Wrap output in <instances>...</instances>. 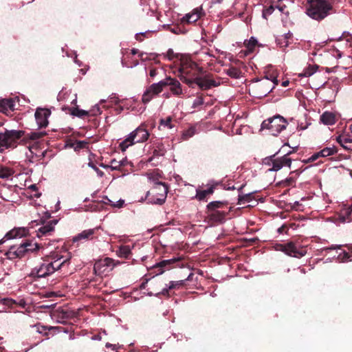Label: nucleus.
I'll list each match as a JSON object with an SVG mask.
<instances>
[{
    "instance_id": "nucleus-61",
    "label": "nucleus",
    "mask_w": 352,
    "mask_h": 352,
    "mask_svg": "<svg viewBox=\"0 0 352 352\" xmlns=\"http://www.w3.org/2000/svg\"><path fill=\"white\" fill-rule=\"evenodd\" d=\"M6 240H8L5 236L0 240V245H2Z\"/></svg>"
},
{
    "instance_id": "nucleus-4",
    "label": "nucleus",
    "mask_w": 352,
    "mask_h": 352,
    "mask_svg": "<svg viewBox=\"0 0 352 352\" xmlns=\"http://www.w3.org/2000/svg\"><path fill=\"white\" fill-rule=\"evenodd\" d=\"M290 153L285 154L282 157H276L275 155L266 157L263 160V164L268 166V171L277 172L283 167H291L292 160L289 157Z\"/></svg>"
},
{
    "instance_id": "nucleus-52",
    "label": "nucleus",
    "mask_w": 352,
    "mask_h": 352,
    "mask_svg": "<svg viewBox=\"0 0 352 352\" xmlns=\"http://www.w3.org/2000/svg\"><path fill=\"white\" fill-rule=\"evenodd\" d=\"M157 72L156 69H152L149 72V75L151 77H155L157 75Z\"/></svg>"
},
{
    "instance_id": "nucleus-64",
    "label": "nucleus",
    "mask_w": 352,
    "mask_h": 352,
    "mask_svg": "<svg viewBox=\"0 0 352 352\" xmlns=\"http://www.w3.org/2000/svg\"><path fill=\"white\" fill-rule=\"evenodd\" d=\"M139 56L142 59V60H144V53H140L139 54Z\"/></svg>"
},
{
    "instance_id": "nucleus-51",
    "label": "nucleus",
    "mask_w": 352,
    "mask_h": 352,
    "mask_svg": "<svg viewBox=\"0 0 352 352\" xmlns=\"http://www.w3.org/2000/svg\"><path fill=\"white\" fill-rule=\"evenodd\" d=\"M306 273V271L303 268H298L296 270V274L298 275L300 274V275L305 274Z\"/></svg>"
},
{
    "instance_id": "nucleus-47",
    "label": "nucleus",
    "mask_w": 352,
    "mask_h": 352,
    "mask_svg": "<svg viewBox=\"0 0 352 352\" xmlns=\"http://www.w3.org/2000/svg\"><path fill=\"white\" fill-rule=\"evenodd\" d=\"M56 313L61 314H62V318H66L68 317L67 312L65 311L63 309H61L60 308H58L57 310H56Z\"/></svg>"
},
{
    "instance_id": "nucleus-11",
    "label": "nucleus",
    "mask_w": 352,
    "mask_h": 352,
    "mask_svg": "<svg viewBox=\"0 0 352 352\" xmlns=\"http://www.w3.org/2000/svg\"><path fill=\"white\" fill-rule=\"evenodd\" d=\"M279 247L280 250L290 256L300 258L305 256L307 253L306 250L303 248H299L292 242L285 244H280Z\"/></svg>"
},
{
    "instance_id": "nucleus-37",
    "label": "nucleus",
    "mask_w": 352,
    "mask_h": 352,
    "mask_svg": "<svg viewBox=\"0 0 352 352\" xmlns=\"http://www.w3.org/2000/svg\"><path fill=\"white\" fill-rule=\"evenodd\" d=\"M172 118L168 116L166 119H161L160 122V126L166 127L168 129H173L174 126L171 124Z\"/></svg>"
},
{
    "instance_id": "nucleus-14",
    "label": "nucleus",
    "mask_w": 352,
    "mask_h": 352,
    "mask_svg": "<svg viewBox=\"0 0 352 352\" xmlns=\"http://www.w3.org/2000/svg\"><path fill=\"white\" fill-rule=\"evenodd\" d=\"M160 82L164 84L162 85V91L163 90L164 87L170 86V90L174 95L179 96L182 94L181 84L177 80L168 77L164 80H160Z\"/></svg>"
},
{
    "instance_id": "nucleus-8",
    "label": "nucleus",
    "mask_w": 352,
    "mask_h": 352,
    "mask_svg": "<svg viewBox=\"0 0 352 352\" xmlns=\"http://www.w3.org/2000/svg\"><path fill=\"white\" fill-rule=\"evenodd\" d=\"M278 79L276 76H266L265 78L260 80L254 87V94L256 97L262 98L266 96L278 85Z\"/></svg>"
},
{
    "instance_id": "nucleus-62",
    "label": "nucleus",
    "mask_w": 352,
    "mask_h": 352,
    "mask_svg": "<svg viewBox=\"0 0 352 352\" xmlns=\"http://www.w3.org/2000/svg\"><path fill=\"white\" fill-rule=\"evenodd\" d=\"M277 8L280 11L283 12V10L285 8V6H277Z\"/></svg>"
},
{
    "instance_id": "nucleus-20",
    "label": "nucleus",
    "mask_w": 352,
    "mask_h": 352,
    "mask_svg": "<svg viewBox=\"0 0 352 352\" xmlns=\"http://www.w3.org/2000/svg\"><path fill=\"white\" fill-rule=\"evenodd\" d=\"M192 274H190L188 277L184 280H177V281H170L169 283V285L168 287H166L163 288L160 292H158L156 293L157 295L158 294H162L166 295L168 294V291L173 289H179V287H182L184 284L186 280H188L190 279Z\"/></svg>"
},
{
    "instance_id": "nucleus-13",
    "label": "nucleus",
    "mask_w": 352,
    "mask_h": 352,
    "mask_svg": "<svg viewBox=\"0 0 352 352\" xmlns=\"http://www.w3.org/2000/svg\"><path fill=\"white\" fill-rule=\"evenodd\" d=\"M162 82L153 83L150 85L144 92L142 101L144 104L149 102L155 96H157L162 91Z\"/></svg>"
},
{
    "instance_id": "nucleus-42",
    "label": "nucleus",
    "mask_w": 352,
    "mask_h": 352,
    "mask_svg": "<svg viewBox=\"0 0 352 352\" xmlns=\"http://www.w3.org/2000/svg\"><path fill=\"white\" fill-rule=\"evenodd\" d=\"M165 56L169 60H173L174 58H177L178 57V54H175L173 50L172 49H169L167 52H166V54L165 55Z\"/></svg>"
},
{
    "instance_id": "nucleus-25",
    "label": "nucleus",
    "mask_w": 352,
    "mask_h": 352,
    "mask_svg": "<svg viewBox=\"0 0 352 352\" xmlns=\"http://www.w3.org/2000/svg\"><path fill=\"white\" fill-rule=\"evenodd\" d=\"M14 100L12 98L0 100V112L7 113L8 111L14 109Z\"/></svg>"
},
{
    "instance_id": "nucleus-63",
    "label": "nucleus",
    "mask_w": 352,
    "mask_h": 352,
    "mask_svg": "<svg viewBox=\"0 0 352 352\" xmlns=\"http://www.w3.org/2000/svg\"><path fill=\"white\" fill-rule=\"evenodd\" d=\"M288 84H289V81L287 80V81L283 82L282 85L283 87H286Z\"/></svg>"
},
{
    "instance_id": "nucleus-6",
    "label": "nucleus",
    "mask_w": 352,
    "mask_h": 352,
    "mask_svg": "<svg viewBox=\"0 0 352 352\" xmlns=\"http://www.w3.org/2000/svg\"><path fill=\"white\" fill-rule=\"evenodd\" d=\"M149 133L146 129L143 127H138L132 131L129 136L120 143V148L122 151H125L129 146L135 143L143 142L148 138Z\"/></svg>"
},
{
    "instance_id": "nucleus-45",
    "label": "nucleus",
    "mask_w": 352,
    "mask_h": 352,
    "mask_svg": "<svg viewBox=\"0 0 352 352\" xmlns=\"http://www.w3.org/2000/svg\"><path fill=\"white\" fill-rule=\"evenodd\" d=\"M204 104V99L202 97H197L193 102L192 107L195 108Z\"/></svg>"
},
{
    "instance_id": "nucleus-33",
    "label": "nucleus",
    "mask_w": 352,
    "mask_h": 352,
    "mask_svg": "<svg viewBox=\"0 0 352 352\" xmlns=\"http://www.w3.org/2000/svg\"><path fill=\"white\" fill-rule=\"evenodd\" d=\"M14 171L8 167L0 168V178L7 179L12 176Z\"/></svg>"
},
{
    "instance_id": "nucleus-36",
    "label": "nucleus",
    "mask_w": 352,
    "mask_h": 352,
    "mask_svg": "<svg viewBox=\"0 0 352 352\" xmlns=\"http://www.w3.org/2000/svg\"><path fill=\"white\" fill-rule=\"evenodd\" d=\"M195 127L191 126L183 132L182 138L184 140H188V138L192 137L195 134Z\"/></svg>"
},
{
    "instance_id": "nucleus-10",
    "label": "nucleus",
    "mask_w": 352,
    "mask_h": 352,
    "mask_svg": "<svg viewBox=\"0 0 352 352\" xmlns=\"http://www.w3.org/2000/svg\"><path fill=\"white\" fill-rule=\"evenodd\" d=\"M182 260L181 256H174L170 259L163 260L155 264L152 268L155 270V275L163 274L165 271L174 267V264Z\"/></svg>"
},
{
    "instance_id": "nucleus-30",
    "label": "nucleus",
    "mask_w": 352,
    "mask_h": 352,
    "mask_svg": "<svg viewBox=\"0 0 352 352\" xmlns=\"http://www.w3.org/2000/svg\"><path fill=\"white\" fill-rule=\"evenodd\" d=\"M131 254V248L128 245L121 246L117 251L119 257L127 258Z\"/></svg>"
},
{
    "instance_id": "nucleus-2",
    "label": "nucleus",
    "mask_w": 352,
    "mask_h": 352,
    "mask_svg": "<svg viewBox=\"0 0 352 352\" xmlns=\"http://www.w3.org/2000/svg\"><path fill=\"white\" fill-rule=\"evenodd\" d=\"M50 257L52 258L51 261L48 258L38 267L32 269L31 276L38 278L46 277L60 269L69 261V258L58 254L52 255Z\"/></svg>"
},
{
    "instance_id": "nucleus-57",
    "label": "nucleus",
    "mask_w": 352,
    "mask_h": 352,
    "mask_svg": "<svg viewBox=\"0 0 352 352\" xmlns=\"http://www.w3.org/2000/svg\"><path fill=\"white\" fill-rule=\"evenodd\" d=\"M138 53V49H135V48H133L131 50V54L135 55V54H137Z\"/></svg>"
},
{
    "instance_id": "nucleus-15",
    "label": "nucleus",
    "mask_w": 352,
    "mask_h": 352,
    "mask_svg": "<svg viewBox=\"0 0 352 352\" xmlns=\"http://www.w3.org/2000/svg\"><path fill=\"white\" fill-rule=\"evenodd\" d=\"M51 111L48 109L38 108L35 112L36 123L40 128L46 127Z\"/></svg>"
},
{
    "instance_id": "nucleus-17",
    "label": "nucleus",
    "mask_w": 352,
    "mask_h": 352,
    "mask_svg": "<svg viewBox=\"0 0 352 352\" xmlns=\"http://www.w3.org/2000/svg\"><path fill=\"white\" fill-rule=\"evenodd\" d=\"M195 82L200 89L204 90L209 89L211 87H218L220 85L219 82H217L214 79L209 78L208 75L204 77L195 78Z\"/></svg>"
},
{
    "instance_id": "nucleus-9",
    "label": "nucleus",
    "mask_w": 352,
    "mask_h": 352,
    "mask_svg": "<svg viewBox=\"0 0 352 352\" xmlns=\"http://www.w3.org/2000/svg\"><path fill=\"white\" fill-rule=\"evenodd\" d=\"M121 263L119 261H116L111 258L106 257L96 262L94 266L95 274L102 275L106 272L111 271L116 266L120 265Z\"/></svg>"
},
{
    "instance_id": "nucleus-44",
    "label": "nucleus",
    "mask_w": 352,
    "mask_h": 352,
    "mask_svg": "<svg viewBox=\"0 0 352 352\" xmlns=\"http://www.w3.org/2000/svg\"><path fill=\"white\" fill-rule=\"evenodd\" d=\"M87 145V142H86L85 141H77L75 143V150H79V149L83 148L86 147Z\"/></svg>"
},
{
    "instance_id": "nucleus-34",
    "label": "nucleus",
    "mask_w": 352,
    "mask_h": 352,
    "mask_svg": "<svg viewBox=\"0 0 352 352\" xmlns=\"http://www.w3.org/2000/svg\"><path fill=\"white\" fill-rule=\"evenodd\" d=\"M45 135V133H44V132H31L30 133H29L26 135H24V136L23 138H24V139L29 138L32 140H38V139L42 138Z\"/></svg>"
},
{
    "instance_id": "nucleus-26",
    "label": "nucleus",
    "mask_w": 352,
    "mask_h": 352,
    "mask_svg": "<svg viewBox=\"0 0 352 352\" xmlns=\"http://www.w3.org/2000/svg\"><path fill=\"white\" fill-rule=\"evenodd\" d=\"M146 177L148 182L153 184V186H156L157 184H164L163 182H160V179L162 177V175L157 170H153L146 173Z\"/></svg>"
},
{
    "instance_id": "nucleus-3",
    "label": "nucleus",
    "mask_w": 352,
    "mask_h": 352,
    "mask_svg": "<svg viewBox=\"0 0 352 352\" xmlns=\"http://www.w3.org/2000/svg\"><path fill=\"white\" fill-rule=\"evenodd\" d=\"M168 186L166 184H157L153 186L146 194V200L148 204L162 205L166 199Z\"/></svg>"
},
{
    "instance_id": "nucleus-27",
    "label": "nucleus",
    "mask_w": 352,
    "mask_h": 352,
    "mask_svg": "<svg viewBox=\"0 0 352 352\" xmlns=\"http://www.w3.org/2000/svg\"><path fill=\"white\" fill-rule=\"evenodd\" d=\"M337 152V148L335 146L325 147L319 152H318L317 155L320 157H328L334 155Z\"/></svg>"
},
{
    "instance_id": "nucleus-29",
    "label": "nucleus",
    "mask_w": 352,
    "mask_h": 352,
    "mask_svg": "<svg viewBox=\"0 0 352 352\" xmlns=\"http://www.w3.org/2000/svg\"><path fill=\"white\" fill-rule=\"evenodd\" d=\"M318 66L316 65H309L306 67L301 74H299V76L300 77H309L313 75L316 72L318 69Z\"/></svg>"
},
{
    "instance_id": "nucleus-7",
    "label": "nucleus",
    "mask_w": 352,
    "mask_h": 352,
    "mask_svg": "<svg viewBox=\"0 0 352 352\" xmlns=\"http://www.w3.org/2000/svg\"><path fill=\"white\" fill-rule=\"evenodd\" d=\"M287 122L286 120L280 116H276L273 118L264 120L261 124V130L267 129L269 133L272 135H277L286 128Z\"/></svg>"
},
{
    "instance_id": "nucleus-48",
    "label": "nucleus",
    "mask_w": 352,
    "mask_h": 352,
    "mask_svg": "<svg viewBox=\"0 0 352 352\" xmlns=\"http://www.w3.org/2000/svg\"><path fill=\"white\" fill-rule=\"evenodd\" d=\"M214 188H215V185H210V187L208 189H206V190L208 192V194L210 195L213 194Z\"/></svg>"
},
{
    "instance_id": "nucleus-59",
    "label": "nucleus",
    "mask_w": 352,
    "mask_h": 352,
    "mask_svg": "<svg viewBox=\"0 0 352 352\" xmlns=\"http://www.w3.org/2000/svg\"><path fill=\"white\" fill-rule=\"evenodd\" d=\"M223 0H212L213 3H221Z\"/></svg>"
},
{
    "instance_id": "nucleus-60",
    "label": "nucleus",
    "mask_w": 352,
    "mask_h": 352,
    "mask_svg": "<svg viewBox=\"0 0 352 352\" xmlns=\"http://www.w3.org/2000/svg\"><path fill=\"white\" fill-rule=\"evenodd\" d=\"M30 188L34 190H36L37 189V187L35 184H32L30 186Z\"/></svg>"
},
{
    "instance_id": "nucleus-32",
    "label": "nucleus",
    "mask_w": 352,
    "mask_h": 352,
    "mask_svg": "<svg viewBox=\"0 0 352 352\" xmlns=\"http://www.w3.org/2000/svg\"><path fill=\"white\" fill-rule=\"evenodd\" d=\"M71 113H72V115H73L74 116H77L78 118H82V117L89 115V111L80 109L78 107H74L72 109Z\"/></svg>"
},
{
    "instance_id": "nucleus-19",
    "label": "nucleus",
    "mask_w": 352,
    "mask_h": 352,
    "mask_svg": "<svg viewBox=\"0 0 352 352\" xmlns=\"http://www.w3.org/2000/svg\"><path fill=\"white\" fill-rule=\"evenodd\" d=\"M58 223L57 220H52L47 222L45 225L38 228L37 231V236L41 237L43 236L50 235L54 230V226Z\"/></svg>"
},
{
    "instance_id": "nucleus-38",
    "label": "nucleus",
    "mask_w": 352,
    "mask_h": 352,
    "mask_svg": "<svg viewBox=\"0 0 352 352\" xmlns=\"http://www.w3.org/2000/svg\"><path fill=\"white\" fill-rule=\"evenodd\" d=\"M104 203L106 204H109L113 207L120 208L123 206V205L124 204V200L119 199L118 201L115 202V201H113L111 199L107 198V201H104Z\"/></svg>"
},
{
    "instance_id": "nucleus-1",
    "label": "nucleus",
    "mask_w": 352,
    "mask_h": 352,
    "mask_svg": "<svg viewBox=\"0 0 352 352\" xmlns=\"http://www.w3.org/2000/svg\"><path fill=\"white\" fill-rule=\"evenodd\" d=\"M334 0H307L306 14L314 20L320 21L336 13Z\"/></svg>"
},
{
    "instance_id": "nucleus-54",
    "label": "nucleus",
    "mask_w": 352,
    "mask_h": 352,
    "mask_svg": "<svg viewBox=\"0 0 352 352\" xmlns=\"http://www.w3.org/2000/svg\"><path fill=\"white\" fill-rule=\"evenodd\" d=\"M28 249H32V250H29V252H34V251H35L36 250H37L38 248V246L36 244V247H35V246H28Z\"/></svg>"
},
{
    "instance_id": "nucleus-35",
    "label": "nucleus",
    "mask_w": 352,
    "mask_h": 352,
    "mask_svg": "<svg viewBox=\"0 0 352 352\" xmlns=\"http://www.w3.org/2000/svg\"><path fill=\"white\" fill-rule=\"evenodd\" d=\"M226 74L234 78H239L241 76V71L236 67H230L228 69Z\"/></svg>"
},
{
    "instance_id": "nucleus-40",
    "label": "nucleus",
    "mask_w": 352,
    "mask_h": 352,
    "mask_svg": "<svg viewBox=\"0 0 352 352\" xmlns=\"http://www.w3.org/2000/svg\"><path fill=\"white\" fill-rule=\"evenodd\" d=\"M252 195L251 194H245L243 195H241L239 197V204H245L249 203L251 200Z\"/></svg>"
},
{
    "instance_id": "nucleus-43",
    "label": "nucleus",
    "mask_w": 352,
    "mask_h": 352,
    "mask_svg": "<svg viewBox=\"0 0 352 352\" xmlns=\"http://www.w3.org/2000/svg\"><path fill=\"white\" fill-rule=\"evenodd\" d=\"M180 79L183 82L187 84L190 87H193V84L195 83V79H190L185 76L181 77Z\"/></svg>"
},
{
    "instance_id": "nucleus-49",
    "label": "nucleus",
    "mask_w": 352,
    "mask_h": 352,
    "mask_svg": "<svg viewBox=\"0 0 352 352\" xmlns=\"http://www.w3.org/2000/svg\"><path fill=\"white\" fill-rule=\"evenodd\" d=\"M19 306L21 307H25L26 306V302L24 299H20L17 302H16Z\"/></svg>"
},
{
    "instance_id": "nucleus-24",
    "label": "nucleus",
    "mask_w": 352,
    "mask_h": 352,
    "mask_svg": "<svg viewBox=\"0 0 352 352\" xmlns=\"http://www.w3.org/2000/svg\"><path fill=\"white\" fill-rule=\"evenodd\" d=\"M321 122L326 125H333L336 122V116L333 113L330 111H325L321 116L320 118Z\"/></svg>"
},
{
    "instance_id": "nucleus-21",
    "label": "nucleus",
    "mask_w": 352,
    "mask_h": 352,
    "mask_svg": "<svg viewBox=\"0 0 352 352\" xmlns=\"http://www.w3.org/2000/svg\"><path fill=\"white\" fill-rule=\"evenodd\" d=\"M336 140L344 149L352 151V138L348 135H340L336 138Z\"/></svg>"
},
{
    "instance_id": "nucleus-18",
    "label": "nucleus",
    "mask_w": 352,
    "mask_h": 352,
    "mask_svg": "<svg viewBox=\"0 0 352 352\" xmlns=\"http://www.w3.org/2000/svg\"><path fill=\"white\" fill-rule=\"evenodd\" d=\"M203 14L201 7L193 9L190 12L186 14L182 19V23H192L198 21Z\"/></svg>"
},
{
    "instance_id": "nucleus-28",
    "label": "nucleus",
    "mask_w": 352,
    "mask_h": 352,
    "mask_svg": "<svg viewBox=\"0 0 352 352\" xmlns=\"http://www.w3.org/2000/svg\"><path fill=\"white\" fill-rule=\"evenodd\" d=\"M244 45L247 48L248 53H252L258 45V41L254 37L252 36L249 40H245L244 41Z\"/></svg>"
},
{
    "instance_id": "nucleus-5",
    "label": "nucleus",
    "mask_w": 352,
    "mask_h": 352,
    "mask_svg": "<svg viewBox=\"0 0 352 352\" xmlns=\"http://www.w3.org/2000/svg\"><path fill=\"white\" fill-rule=\"evenodd\" d=\"M24 135L25 131L21 130H6L4 133H0V152L5 148L15 147L17 141Z\"/></svg>"
},
{
    "instance_id": "nucleus-22",
    "label": "nucleus",
    "mask_w": 352,
    "mask_h": 352,
    "mask_svg": "<svg viewBox=\"0 0 352 352\" xmlns=\"http://www.w3.org/2000/svg\"><path fill=\"white\" fill-rule=\"evenodd\" d=\"M95 230L94 229H89L85 230L78 234L73 238V242H78L80 241H87L93 239V236L94 234Z\"/></svg>"
},
{
    "instance_id": "nucleus-23",
    "label": "nucleus",
    "mask_w": 352,
    "mask_h": 352,
    "mask_svg": "<svg viewBox=\"0 0 352 352\" xmlns=\"http://www.w3.org/2000/svg\"><path fill=\"white\" fill-rule=\"evenodd\" d=\"M28 231L25 228H15L8 232L5 235V238H6L7 239H12L17 237L21 238L25 236L28 234Z\"/></svg>"
},
{
    "instance_id": "nucleus-12",
    "label": "nucleus",
    "mask_w": 352,
    "mask_h": 352,
    "mask_svg": "<svg viewBox=\"0 0 352 352\" xmlns=\"http://www.w3.org/2000/svg\"><path fill=\"white\" fill-rule=\"evenodd\" d=\"M28 246L36 247V243H24L20 244L19 246H12L8 250L7 254L11 259L23 257L25 253L29 252V250H32L28 249Z\"/></svg>"
},
{
    "instance_id": "nucleus-31",
    "label": "nucleus",
    "mask_w": 352,
    "mask_h": 352,
    "mask_svg": "<svg viewBox=\"0 0 352 352\" xmlns=\"http://www.w3.org/2000/svg\"><path fill=\"white\" fill-rule=\"evenodd\" d=\"M226 205V202L220 201H211L207 205V210H218L219 208H223Z\"/></svg>"
},
{
    "instance_id": "nucleus-55",
    "label": "nucleus",
    "mask_w": 352,
    "mask_h": 352,
    "mask_svg": "<svg viewBox=\"0 0 352 352\" xmlns=\"http://www.w3.org/2000/svg\"><path fill=\"white\" fill-rule=\"evenodd\" d=\"M319 157H320V156H318V155H317V153H316L314 154V155L311 157L310 160H311V161H314V160H316V159H318Z\"/></svg>"
},
{
    "instance_id": "nucleus-56",
    "label": "nucleus",
    "mask_w": 352,
    "mask_h": 352,
    "mask_svg": "<svg viewBox=\"0 0 352 352\" xmlns=\"http://www.w3.org/2000/svg\"><path fill=\"white\" fill-rule=\"evenodd\" d=\"M88 166L93 168L94 170L97 168L92 162H89Z\"/></svg>"
},
{
    "instance_id": "nucleus-50",
    "label": "nucleus",
    "mask_w": 352,
    "mask_h": 352,
    "mask_svg": "<svg viewBox=\"0 0 352 352\" xmlns=\"http://www.w3.org/2000/svg\"><path fill=\"white\" fill-rule=\"evenodd\" d=\"M294 182V179L290 177L285 179V181L283 182L285 186H289Z\"/></svg>"
},
{
    "instance_id": "nucleus-41",
    "label": "nucleus",
    "mask_w": 352,
    "mask_h": 352,
    "mask_svg": "<svg viewBox=\"0 0 352 352\" xmlns=\"http://www.w3.org/2000/svg\"><path fill=\"white\" fill-rule=\"evenodd\" d=\"M274 7L273 6H269L268 8L264 9L263 10V17L265 19H267V16H269L270 15H271L274 11Z\"/></svg>"
},
{
    "instance_id": "nucleus-39",
    "label": "nucleus",
    "mask_w": 352,
    "mask_h": 352,
    "mask_svg": "<svg viewBox=\"0 0 352 352\" xmlns=\"http://www.w3.org/2000/svg\"><path fill=\"white\" fill-rule=\"evenodd\" d=\"M209 195L208 194V192H206V190H199L197 189L196 190V195L195 196V198L196 199H197L198 201H203L204 200L207 196H208Z\"/></svg>"
},
{
    "instance_id": "nucleus-16",
    "label": "nucleus",
    "mask_w": 352,
    "mask_h": 352,
    "mask_svg": "<svg viewBox=\"0 0 352 352\" xmlns=\"http://www.w3.org/2000/svg\"><path fill=\"white\" fill-rule=\"evenodd\" d=\"M228 212L219 210H208L207 219L212 223H221L225 221Z\"/></svg>"
},
{
    "instance_id": "nucleus-46",
    "label": "nucleus",
    "mask_w": 352,
    "mask_h": 352,
    "mask_svg": "<svg viewBox=\"0 0 352 352\" xmlns=\"http://www.w3.org/2000/svg\"><path fill=\"white\" fill-rule=\"evenodd\" d=\"M91 114L92 116H96L97 114H100L101 113V111H100V107L98 105H95L93 108V109L91 111Z\"/></svg>"
},
{
    "instance_id": "nucleus-53",
    "label": "nucleus",
    "mask_w": 352,
    "mask_h": 352,
    "mask_svg": "<svg viewBox=\"0 0 352 352\" xmlns=\"http://www.w3.org/2000/svg\"><path fill=\"white\" fill-rule=\"evenodd\" d=\"M95 171L96 172L98 176L102 177L103 175V172L101 171L98 168H96L95 169Z\"/></svg>"
},
{
    "instance_id": "nucleus-58",
    "label": "nucleus",
    "mask_w": 352,
    "mask_h": 352,
    "mask_svg": "<svg viewBox=\"0 0 352 352\" xmlns=\"http://www.w3.org/2000/svg\"><path fill=\"white\" fill-rule=\"evenodd\" d=\"M147 282H148V280H146V282L142 283L141 284L140 288H141V289H144V288H145V287H146V285Z\"/></svg>"
}]
</instances>
